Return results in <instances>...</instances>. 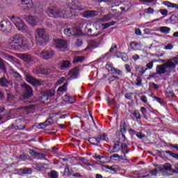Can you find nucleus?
I'll use <instances>...</instances> for the list:
<instances>
[{"instance_id": "nucleus-1", "label": "nucleus", "mask_w": 178, "mask_h": 178, "mask_svg": "<svg viewBox=\"0 0 178 178\" xmlns=\"http://www.w3.org/2000/svg\"><path fill=\"white\" fill-rule=\"evenodd\" d=\"M10 47L11 49H14V51H17V49H20V48H24V47L27 45L26 39L20 34H16L10 38Z\"/></svg>"}, {"instance_id": "nucleus-2", "label": "nucleus", "mask_w": 178, "mask_h": 178, "mask_svg": "<svg viewBox=\"0 0 178 178\" xmlns=\"http://www.w3.org/2000/svg\"><path fill=\"white\" fill-rule=\"evenodd\" d=\"M35 35L39 45H45L49 40V35L45 29H38L35 32Z\"/></svg>"}, {"instance_id": "nucleus-3", "label": "nucleus", "mask_w": 178, "mask_h": 178, "mask_svg": "<svg viewBox=\"0 0 178 178\" xmlns=\"http://www.w3.org/2000/svg\"><path fill=\"white\" fill-rule=\"evenodd\" d=\"M20 3L22 8L25 10H30V9H36V13H41L42 12V8H40L38 10V7L37 8L34 3H33L32 0H20Z\"/></svg>"}, {"instance_id": "nucleus-4", "label": "nucleus", "mask_w": 178, "mask_h": 178, "mask_svg": "<svg viewBox=\"0 0 178 178\" xmlns=\"http://www.w3.org/2000/svg\"><path fill=\"white\" fill-rule=\"evenodd\" d=\"M47 14L50 17H66L65 11L56 7L49 8L47 10Z\"/></svg>"}, {"instance_id": "nucleus-5", "label": "nucleus", "mask_w": 178, "mask_h": 178, "mask_svg": "<svg viewBox=\"0 0 178 178\" xmlns=\"http://www.w3.org/2000/svg\"><path fill=\"white\" fill-rule=\"evenodd\" d=\"M10 19L17 27V30H21L22 31H26V30H27V25H26L18 17L13 16Z\"/></svg>"}, {"instance_id": "nucleus-6", "label": "nucleus", "mask_w": 178, "mask_h": 178, "mask_svg": "<svg viewBox=\"0 0 178 178\" xmlns=\"http://www.w3.org/2000/svg\"><path fill=\"white\" fill-rule=\"evenodd\" d=\"M21 87L24 98L25 99H29V98L33 95V89H31V87L26 83H23Z\"/></svg>"}, {"instance_id": "nucleus-7", "label": "nucleus", "mask_w": 178, "mask_h": 178, "mask_svg": "<svg viewBox=\"0 0 178 178\" xmlns=\"http://www.w3.org/2000/svg\"><path fill=\"white\" fill-rule=\"evenodd\" d=\"M55 53L51 49H45L40 53L41 58H42V59H45L46 60H48V59H52Z\"/></svg>"}, {"instance_id": "nucleus-8", "label": "nucleus", "mask_w": 178, "mask_h": 178, "mask_svg": "<svg viewBox=\"0 0 178 178\" xmlns=\"http://www.w3.org/2000/svg\"><path fill=\"white\" fill-rule=\"evenodd\" d=\"M54 47L57 49H65L67 48V42L65 40L56 39L54 40Z\"/></svg>"}, {"instance_id": "nucleus-9", "label": "nucleus", "mask_w": 178, "mask_h": 178, "mask_svg": "<svg viewBox=\"0 0 178 178\" xmlns=\"http://www.w3.org/2000/svg\"><path fill=\"white\" fill-rule=\"evenodd\" d=\"M0 28L1 31L9 32L12 30V24L10 22L7 21H1Z\"/></svg>"}, {"instance_id": "nucleus-10", "label": "nucleus", "mask_w": 178, "mask_h": 178, "mask_svg": "<svg viewBox=\"0 0 178 178\" xmlns=\"http://www.w3.org/2000/svg\"><path fill=\"white\" fill-rule=\"evenodd\" d=\"M26 20L29 24H31V26H36V24L40 23V19L37 17L33 15L26 16Z\"/></svg>"}, {"instance_id": "nucleus-11", "label": "nucleus", "mask_w": 178, "mask_h": 178, "mask_svg": "<svg viewBox=\"0 0 178 178\" xmlns=\"http://www.w3.org/2000/svg\"><path fill=\"white\" fill-rule=\"evenodd\" d=\"M120 129V134L122 138V141H126L127 139L126 138L124 133L127 131V129H126V122H124V120L121 121Z\"/></svg>"}, {"instance_id": "nucleus-12", "label": "nucleus", "mask_w": 178, "mask_h": 178, "mask_svg": "<svg viewBox=\"0 0 178 178\" xmlns=\"http://www.w3.org/2000/svg\"><path fill=\"white\" fill-rule=\"evenodd\" d=\"M79 73H80V67H75L70 71L69 76L70 77H71V79H77Z\"/></svg>"}, {"instance_id": "nucleus-13", "label": "nucleus", "mask_w": 178, "mask_h": 178, "mask_svg": "<svg viewBox=\"0 0 178 178\" xmlns=\"http://www.w3.org/2000/svg\"><path fill=\"white\" fill-rule=\"evenodd\" d=\"M106 68L108 72H111L112 74H119L120 76H122V74H123L122 70L115 68V67H113L110 64H108L106 65Z\"/></svg>"}, {"instance_id": "nucleus-14", "label": "nucleus", "mask_w": 178, "mask_h": 178, "mask_svg": "<svg viewBox=\"0 0 178 178\" xmlns=\"http://www.w3.org/2000/svg\"><path fill=\"white\" fill-rule=\"evenodd\" d=\"M114 15L113 14H107L105 15H103L101 18L97 19V22L99 23H105V22H109V20H112L113 19Z\"/></svg>"}, {"instance_id": "nucleus-15", "label": "nucleus", "mask_w": 178, "mask_h": 178, "mask_svg": "<svg viewBox=\"0 0 178 178\" xmlns=\"http://www.w3.org/2000/svg\"><path fill=\"white\" fill-rule=\"evenodd\" d=\"M156 72L157 74H165L166 73V65L165 64L157 65L156 67Z\"/></svg>"}, {"instance_id": "nucleus-16", "label": "nucleus", "mask_w": 178, "mask_h": 178, "mask_svg": "<svg viewBox=\"0 0 178 178\" xmlns=\"http://www.w3.org/2000/svg\"><path fill=\"white\" fill-rule=\"evenodd\" d=\"M19 58L25 62H33L34 58L29 54H19Z\"/></svg>"}, {"instance_id": "nucleus-17", "label": "nucleus", "mask_w": 178, "mask_h": 178, "mask_svg": "<svg viewBox=\"0 0 178 178\" xmlns=\"http://www.w3.org/2000/svg\"><path fill=\"white\" fill-rule=\"evenodd\" d=\"M83 17H94L98 16V12L94 10L85 11L82 14Z\"/></svg>"}, {"instance_id": "nucleus-18", "label": "nucleus", "mask_w": 178, "mask_h": 178, "mask_svg": "<svg viewBox=\"0 0 178 178\" xmlns=\"http://www.w3.org/2000/svg\"><path fill=\"white\" fill-rule=\"evenodd\" d=\"M165 23L168 24H178V17L173 15L169 19H165Z\"/></svg>"}, {"instance_id": "nucleus-19", "label": "nucleus", "mask_w": 178, "mask_h": 178, "mask_svg": "<svg viewBox=\"0 0 178 178\" xmlns=\"http://www.w3.org/2000/svg\"><path fill=\"white\" fill-rule=\"evenodd\" d=\"M26 81L33 86H40V81L35 79L31 75H26Z\"/></svg>"}, {"instance_id": "nucleus-20", "label": "nucleus", "mask_w": 178, "mask_h": 178, "mask_svg": "<svg viewBox=\"0 0 178 178\" xmlns=\"http://www.w3.org/2000/svg\"><path fill=\"white\" fill-rule=\"evenodd\" d=\"M70 65H72V63L69 60L63 61L60 64V70H66V69L70 67Z\"/></svg>"}, {"instance_id": "nucleus-21", "label": "nucleus", "mask_w": 178, "mask_h": 178, "mask_svg": "<svg viewBox=\"0 0 178 178\" xmlns=\"http://www.w3.org/2000/svg\"><path fill=\"white\" fill-rule=\"evenodd\" d=\"M86 60V56H75L72 63H82Z\"/></svg>"}, {"instance_id": "nucleus-22", "label": "nucleus", "mask_w": 178, "mask_h": 178, "mask_svg": "<svg viewBox=\"0 0 178 178\" xmlns=\"http://www.w3.org/2000/svg\"><path fill=\"white\" fill-rule=\"evenodd\" d=\"M99 45V43H98V42L95 41V40H90L89 42L88 46L86 49H85V51H87V49H94V48H97V47H98Z\"/></svg>"}, {"instance_id": "nucleus-23", "label": "nucleus", "mask_w": 178, "mask_h": 178, "mask_svg": "<svg viewBox=\"0 0 178 178\" xmlns=\"http://www.w3.org/2000/svg\"><path fill=\"white\" fill-rule=\"evenodd\" d=\"M92 26L95 29L96 31H98V30H99V27H101V25H99L98 22H89L86 24V29H88Z\"/></svg>"}, {"instance_id": "nucleus-24", "label": "nucleus", "mask_w": 178, "mask_h": 178, "mask_svg": "<svg viewBox=\"0 0 178 178\" xmlns=\"http://www.w3.org/2000/svg\"><path fill=\"white\" fill-rule=\"evenodd\" d=\"M89 143L92 145H98L99 143H101V139L99 138V136L97 138H90Z\"/></svg>"}, {"instance_id": "nucleus-25", "label": "nucleus", "mask_w": 178, "mask_h": 178, "mask_svg": "<svg viewBox=\"0 0 178 178\" xmlns=\"http://www.w3.org/2000/svg\"><path fill=\"white\" fill-rule=\"evenodd\" d=\"M127 148H129L127 145L124 143H121L120 151H121L123 155H126V154H129V150L127 149Z\"/></svg>"}, {"instance_id": "nucleus-26", "label": "nucleus", "mask_w": 178, "mask_h": 178, "mask_svg": "<svg viewBox=\"0 0 178 178\" xmlns=\"http://www.w3.org/2000/svg\"><path fill=\"white\" fill-rule=\"evenodd\" d=\"M120 145L121 143L119 141H116L114 143V145L113 147V150L112 152H119V151H120Z\"/></svg>"}, {"instance_id": "nucleus-27", "label": "nucleus", "mask_w": 178, "mask_h": 178, "mask_svg": "<svg viewBox=\"0 0 178 178\" xmlns=\"http://www.w3.org/2000/svg\"><path fill=\"white\" fill-rule=\"evenodd\" d=\"M81 34V29L79 27H74L72 29V35L75 37Z\"/></svg>"}, {"instance_id": "nucleus-28", "label": "nucleus", "mask_w": 178, "mask_h": 178, "mask_svg": "<svg viewBox=\"0 0 178 178\" xmlns=\"http://www.w3.org/2000/svg\"><path fill=\"white\" fill-rule=\"evenodd\" d=\"M130 45L133 51H138L141 48L140 44L137 43V42H131Z\"/></svg>"}, {"instance_id": "nucleus-29", "label": "nucleus", "mask_w": 178, "mask_h": 178, "mask_svg": "<svg viewBox=\"0 0 178 178\" xmlns=\"http://www.w3.org/2000/svg\"><path fill=\"white\" fill-rule=\"evenodd\" d=\"M159 31L163 34H169V33H170V28L168 26H161L159 28Z\"/></svg>"}, {"instance_id": "nucleus-30", "label": "nucleus", "mask_w": 178, "mask_h": 178, "mask_svg": "<svg viewBox=\"0 0 178 178\" xmlns=\"http://www.w3.org/2000/svg\"><path fill=\"white\" fill-rule=\"evenodd\" d=\"M130 2L127 1L125 2L124 5L123 7H121L120 9L122 12H129V10H130Z\"/></svg>"}, {"instance_id": "nucleus-31", "label": "nucleus", "mask_w": 178, "mask_h": 178, "mask_svg": "<svg viewBox=\"0 0 178 178\" xmlns=\"http://www.w3.org/2000/svg\"><path fill=\"white\" fill-rule=\"evenodd\" d=\"M113 158H118V159H120V161H127V157L126 156V155L120 156L118 154H114L111 156V159Z\"/></svg>"}, {"instance_id": "nucleus-32", "label": "nucleus", "mask_w": 178, "mask_h": 178, "mask_svg": "<svg viewBox=\"0 0 178 178\" xmlns=\"http://www.w3.org/2000/svg\"><path fill=\"white\" fill-rule=\"evenodd\" d=\"M154 67V61H150L147 64H146V68L143 70L142 74H144L147 70H149Z\"/></svg>"}, {"instance_id": "nucleus-33", "label": "nucleus", "mask_w": 178, "mask_h": 178, "mask_svg": "<svg viewBox=\"0 0 178 178\" xmlns=\"http://www.w3.org/2000/svg\"><path fill=\"white\" fill-rule=\"evenodd\" d=\"M65 99L69 104H74L76 102V99L68 95H65Z\"/></svg>"}, {"instance_id": "nucleus-34", "label": "nucleus", "mask_w": 178, "mask_h": 178, "mask_svg": "<svg viewBox=\"0 0 178 178\" xmlns=\"http://www.w3.org/2000/svg\"><path fill=\"white\" fill-rule=\"evenodd\" d=\"M45 169H47V164L40 163L38 164V165L36 166V170H39L40 172L45 170Z\"/></svg>"}, {"instance_id": "nucleus-35", "label": "nucleus", "mask_w": 178, "mask_h": 178, "mask_svg": "<svg viewBox=\"0 0 178 178\" xmlns=\"http://www.w3.org/2000/svg\"><path fill=\"white\" fill-rule=\"evenodd\" d=\"M8 84H9V82L6 80V78L0 79V85L2 87H8Z\"/></svg>"}, {"instance_id": "nucleus-36", "label": "nucleus", "mask_w": 178, "mask_h": 178, "mask_svg": "<svg viewBox=\"0 0 178 178\" xmlns=\"http://www.w3.org/2000/svg\"><path fill=\"white\" fill-rule=\"evenodd\" d=\"M99 138L100 139V141H106V143L109 141V139L108 138V135L106 134L99 135Z\"/></svg>"}, {"instance_id": "nucleus-37", "label": "nucleus", "mask_w": 178, "mask_h": 178, "mask_svg": "<svg viewBox=\"0 0 178 178\" xmlns=\"http://www.w3.org/2000/svg\"><path fill=\"white\" fill-rule=\"evenodd\" d=\"M0 69L3 70L5 73L6 72V67H5V60L0 58Z\"/></svg>"}, {"instance_id": "nucleus-38", "label": "nucleus", "mask_w": 178, "mask_h": 178, "mask_svg": "<svg viewBox=\"0 0 178 178\" xmlns=\"http://www.w3.org/2000/svg\"><path fill=\"white\" fill-rule=\"evenodd\" d=\"M13 76L14 77V79H15V80H17L18 81H20V80H22V76L20 75V74L17 73V72H13Z\"/></svg>"}, {"instance_id": "nucleus-39", "label": "nucleus", "mask_w": 178, "mask_h": 178, "mask_svg": "<svg viewBox=\"0 0 178 178\" xmlns=\"http://www.w3.org/2000/svg\"><path fill=\"white\" fill-rule=\"evenodd\" d=\"M66 90H67V83H64L62 86H60L58 88L57 91L62 92L63 91H66Z\"/></svg>"}, {"instance_id": "nucleus-40", "label": "nucleus", "mask_w": 178, "mask_h": 178, "mask_svg": "<svg viewBox=\"0 0 178 178\" xmlns=\"http://www.w3.org/2000/svg\"><path fill=\"white\" fill-rule=\"evenodd\" d=\"M72 173L70 172V170L69 169V165H66L64 170L63 176H70Z\"/></svg>"}, {"instance_id": "nucleus-41", "label": "nucleus", "mask_w": 178, "mask_h": 178, "mask_svg": "<svg viewBox=\"0 0 178 178\" xmlns=\"http://www.w3.org/2000/svg\"><path fill=\"white\" fill-rule=\"evenodd\" d=\"M29 154H31V155L32 156H37V155H42V156H44V154L38 153V152H35V150H30Z\"/></svg>"}, {"instance_id": "nucleus-42", "label": "nucleus", "mask_w": 178, "mask_h": 178, "mask_svg": "<svg viewBox=\"0 0 178 178\" xmlns=\"http://www.w3.org/2000/svg\"><path fill=\"white\" fill-rule=\"evenodd\" d=\"M22 173L24 175H31V173H33V171L31 170V168H24L22 171Z\"/></svg>"}, {"instance_id": "nucleus-43", "label": "nucleus", "mask_w": 178, "mask_h": 178, "mask_svg": "<svg viewBox=\"0 0 178 178\" xmlns=\"http://www.w3.org/2000/svg\"><path fill=\"white\" fill-rule=\"evenodd\" d=\"M40 126L42 129H45L46 127H48V126H49V122L47 120L44 122L40 123Z\"/></svg>"}, {"instance_id": "nucleus-44", "label": "nucleus", "mask_w": 178, "mask_h": 178, "mask_svg": "<svg viewBox=\"0 0 178 178\" xmlns=\"http://www.w3.org/2000/svg\"><path fill=\"white\" fill-rule=\"evenodd\" d=\"M145 13H148L150 15H152V13H154V8L149 7L146 9L144 10Z\"/></svg>"}, {"instance_id": "nucleus-45", "label": "nucleus", "mask_w": 178, "mask_h": 178, "mask_svg": "<svg viewBox=\"0 0 178 178\" xmlns=\"http://www.w3.org/2000/svg\"><path fill=\"white\" fill-rule=\"evenodd\" d=\"M64 34L65 35H67V37H70V35H72V29H65L64 30Z\"/></svg>"}, {"instance_id": "nucleus-46", "label": "nucleus", "mask_w": 178, "mask_h": 178, "mask_svg": "<svg viewBox=\"0 0 178 178\" xmlns=\"http://www.w3.org/2000/svg\"><path fill=\"white\" fill-rule=\"evenodd\" d=\"M51 178H58L59 176L58 175V172L56 171H51L50 173Z\"/></svg>"}, {"instance_id": "nucleus-47", "label": "nucleus", "mask_w": 178, "mask_h": 178, "mask_svg": "<svg viewBox=\"0 0 178 178\" xmlns=\"http://www.w3.org/2000/svg\"><path fill=\"white\" fill-rule=\"evenodd\" d=\"M15 97L11 94L7 95V102H13Z\"/></svg>"}, {"instance_id": "nucleus-48", "label": "nucleus", "mask_w": 178, "mask_h": 178, "mask_svg": "<svg viewBox=\"0 0 178 178\" xmlns=\"http://www.w3.org/2000/svg\"><path fill=\"white\" fill-rule=\"evenodd\" d=\"M136 86H138V87H141L142 84H143V80L141 79V78H138L136 81H135Z\"/></svg>"}, {"instance_id": "nucleus-49", "label": "nucleus", "mask_w": 178, "mask_h": 178, "mask_svg": "<svg viewBox=\"0 0 178 178\" xmlns=\"http://www.w3.org/2000/svg\"><path fill=\"white\" fill-rule=\"evenodd\" d=\"M164 169L165 170H168V172H170V170H172V165H170L169 163H165L164 164Z\"/></svg>"}, {"instance_id": "nucleus-50", "label": "nucleus", "mask_w": 178, "mask_h": 178, "mask_svg": "<svg viewBox=\"0 0 178 178\" xmlns=\"http://www.w3.org/2000/svg\"><path fill=\"white\" fill-rule=\"evenodd\" d=\"M81 162H83V163H84V165H86V166H91V163H90L88 162V161H87V159L82 158L80 159Z\"/></svg>"}, {"instance_id": "nucleus-51", "label": "nucleus", "mask_w": 178, "mask_h": 178, "mask_svg": "<svg viewBox=\"0 0 178 178\" xmlns=\"http://www.w3.org/2000/svg\"><path fill=\"white\" fill-rule=\"evenodd\" d=\"M75 44L76 45V47H81V45H83V40L77 39L75 42Z\"/></svg>"}, {"instance_id": "nucleus-52", "label": "nucleus", "mask_w": 178, "mask_h": 178, "mask_svg": "<svg viewBox=\"0 0 178 178\" xmlns=\"http://www.w3.org/2000/svg\"><path fill=\"white\" fill-rule=\"evenodd\" d=\"M160 13L163 16H168V10H166V9H160Z\"/></svg>"}, {"instance_id": "nucleus-53", "label": "nucleus", "mask_w": 178, "mask_h": 178, "mask_svg": "<svg viewBox=\"0 0 178 178\" xmlns=\"http://www.w3.org/2000/svg\"><path fill=\"white\" fill-rule=\"evenodd\" d=\"M136 137H138V138H144V137H145V134H143V132H138L137 134H136Z\"/></svg>"}, {"instance_id": "nucleus-54", "label": "nucleus", "mask_w": 178, "mask_h": 178, "mask_svg": "<svg viewBox=\"0 0 178 178\" xmlns=\"http://www.w3.org/2000/svg\"><path fill=\"white\" fill-rule=\"evenodd\" d=\"M168 6H170V8H175V9H178V4L176 3H168Z\"/></svg>"}, {"instance_id": "nucleus-55", "label": "nucleus", "mask_w": 178, "mask_h": 178, "mask_svg": "<svg viewBox=\"0 0 178 178\" xmlns=\"http://www.w3.org/2000/svg\"><path fill=\"white\" fill-rule=\"evenodd\" d=\"M164 49H166V50L173 49V44H168L166 46H165Z\"/></svg>"}, {"instance_id": "nucleus-56", "label": "nucleus", "mask_w": 178, "mask_h": 178, "mask_svg": "<svg viewBox=\"0 0 178 178\" xmlns=\"http://www.w3.org/2000/svg\"><path fill=\"white\" fill-rule=\"evenodd\" d=\"M134 116L136 118V119H141V115H140V113L135 111L134 113Z\"/></svg>"}, {"instance_id": "nucleus-57", "label": "nucleus", "mask_w": 178, "mask_h": 178, "mask_svg": "<svg viewBox=\"0 0 178 178\" xmlns=\"http://www.w3.org/2000/svg\"><path fill=\"white\" fill-rule=\"evenodd\" d=\"M116 79H119V77H118L117 76H111L108 77V80L110 82L115 81V80H116Z\"/></svg>"}, {"instance_id": "nucleus-58", "label": "nucleus", "mask_w": 178, "mask_h": 178, "mask_svg": "<svg viewBox=\"0 0 178 178\" xmlns=\"http://www.w3.org/2000/svg\"><path fill=\"white\" fill-rule=\"evenodd\" d=\"M125 69L127 73H131V68L130 67V65L129 64L125 65Z\"/></svg>"}, {"instance_id": "nucleus-59", "label": "nucleus", "mask_w": 178, "mask_h": 178, "mask_svg": "<svg viewBox=\"0 0 178 178\" xmlns=\"http://www.w3.org/2000/svg\"><path fill=\"white\" fill-rule=\"evenodd\" d=\"M98 2H104L105 3H112V1H113L114 0H97Z\"/></svg>"}, {"instance_id": "nucleus-60", "label": "nucleus", "mask_w": 178, "mask_h": 178, "mask_svg": "<svg viewBox=\"0 0 178 178\" xmlns=\"http://www.w3.org/2000/svg\"><path fill=\"white\" fill-rule=\"evenodd\" d=\"M136 72H140V73H143V70H144V68L140 67V66H136L135 67Z\"/></svg>"}, {"instance_id": "nucleus-61", "label": "nucleus", "mask_w": 178, "mask_h": 178, "mask_svg": "<svg viewBox=\"0 0 178 178\" xmlns=\"http://www.w3.org/2000/svg\"><path fill=\"white\" fill-rule=\"evenodd\" d=\"M118 49V45L117 44H113L109 49V52H113L114 49Z\"/></svg>"}, {"instance_id": "nucleus-62", "label": "nucleus", "mask_w": 178, "mask_h": 178, "mask_svg": "<svg viewBox=\"0 0 178 178\" xmlns=\"http://www.w3.org/2000/svg\"><path fill=\"white\" fill-rule=\"evenodd\" d=\"M93 158H95V159H97V161H101V159H102V158H104V156L95 154V155L93 156Z\"/></svg>"}, {"instance_id": "nucleus-63", "label": "nucleus", "mask_w": 178, "mask_h": 178, "mask_svg": "<svg viewBox=\"0 0 178 178\" xmlns=\"http://www.w3.org/2000/svg\"><path fill=\"white\" fill-rule=\"evenodd\" d=\"M102 26L104 27L102 30H105L106 29H109V27H111L109 23L102 24Z\"/></svg>"}, {"instance_id": "nucleus-64", "label": "nucleus", "mask_w": 178, "mask_h": 178, "mask_svg": "<svg viewBox=\"0 0 178 178\" xmlns=\"http://www.w3.org/2000/svg\"><path fill=\"white\" fill-rule=\"evenodd\" d=\"M140 99L145 104H147V102H148V100L147 99V97L146 96H142Z\"/></svg>"}]
</instances>
